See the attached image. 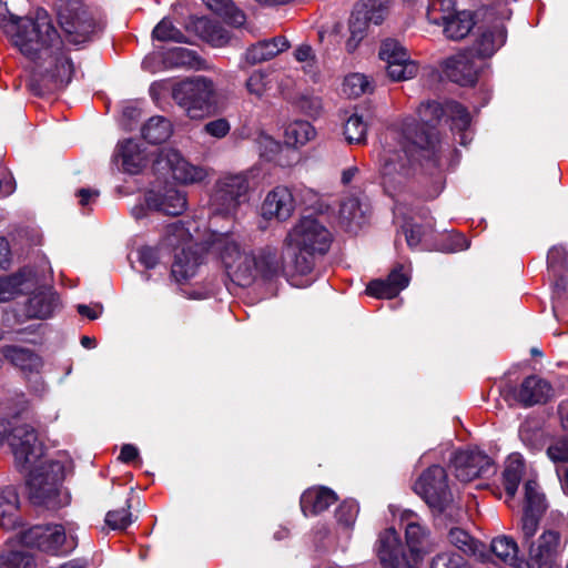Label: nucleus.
<instances>
[{
	"instance_id": "f257e3e1",
	"label": "nucleus",
	"mask_w": 568,
	"mask_h": 568,
	"mask_svg": "<svg viewBox=\"0 0 568 568\" xmlns=\"http://www.w3.org/2000/svg\"><path fill=\"white\" fill-rule=\"evenodd\" d=\"M13 45L34 62L30 90L42 95L64 88L71 80L73 67L64 53L60 36L48 12L38 9L34 17H13L0 20Z\"/></svg>"
},
{
	"instance_id": "f03ea898",
	"label": "nucleus",
	"mask_w": 568,
	"mask_h": 568,
	"mask_svg": "<svg viewBox=\"0 0 568 568\" xmlns=\"http://www.w3.org/2000/svg\"><path fill=\"white\" fill-rule=\"evenodd\" d=\"M420 123L406 120L400 131H394V139L398 141L400 150L389 148L384 150L382 156V174L384 184H390L398 175L400 183L408 175L409 166L418 155L435 160L439 151V136L435 125L446 118L450 121L452 129L462 132L460 143L466 144L465 131L470 125V114L465 106L456 101L439 103L427 101L417 110Z\"/></svg>"
},
{
	"instance_id": "7ed1b4c3",
	"label": "nucleus",
	"mask_w": 568,
	"mask_h": 568,
	"mask_svg": "<svg viewBox=\"0 0 568 568\" xmlns=\"http://www.w3.org/2000/svg\"><path fill=\"white\" fill-rule=\"evenodd\" d=\"M334 241V235L320 219L307 215L300 217L288 230L283 245L298 252L296 270L306 274L313 268V258L325 255Z\"/></svg>"
},
{
	"instance_id": "20e7f679",
	"label": "nucleus",
	"mask_w": 568,
	"mask_h": 568,
	"mask_svg": "<svg viewBox=\"0 0 568 568\" xmlns=\"http://www.w3.org/2000/svg\"><path fill=\"white\" fill-rule=\"evenodd\" d=\"M172 98L192 120H203L222 110L215 82L203 75L192 77L175 84Z\"/></svg>"
},
{
	"instance_id": "39448f33",
	"label": "nucleus",
	"mask_w": 568,
	"mask_h": 568,
	"mask_svg": "<svg viewBox=\"0 0 568 568\" xmlns=\"http://www.w3.org/2000/svg\"><path fill=\"white\" fill-rule=\"evenodd\" d=\"M27 477L29 496L37 505H54L60 485L64 478V466L61 462L43 458L30 469H20Z\"/></svg>"
},
{
	"instance_id": "423d86ee",
	"label": "nucleus",
	"mask_w": 568,
	"mask_h": 568,
	"mask_svg": "<svg viewBox=\"0 0 568 568\" xmlns=\"http://www.w3.org/2000/svg\"><path fill=\"white\" fill-rule=\"evenodd\" d=\"M219 251L226 273L231 281L239 286L251 285L256 278V257L248 252H242L240 245L225 236L214 244Z\"/></svg>"
},
{
	"instance_id": "0eeeda50",
	"label": "nucleus",
	"mask_w": 568,
	"mask_h": 568,
	"mask_svg": "<svg viewBox=\"0 0 568 568\" xmlns=\"http://www.w3.org/2000/svg\"><path fill=\"white\" fill-rule=\"evenodd\" d=\"M20 542L52 555H67L77 547V539L67 536L61 525H38L20 534Z\"/></svg>"
},
{
	"instance_id": "6e6552de",
	"label": "nucleus",
	"mask_w": 568,
	"mask_h": 568,
	"mask_svg": "<svg viewBox=\"0 0 568 568\" xmlns=\"http://www.w3.org/2000/svg\"><path fill=\"white\" fill-rule=\"evenodd\" d=\"M58 17L61 28L73 43L88 41L99 29L91 12L78 0H61Z\"/></svg>"
},
{
	"instance_id": "1a4fd4ad",
	"label": "nucleus",
	"mask_w": 568,
	"mask_h": 568,
	"mask_svg": "<svg viewBox=\"0 0 568 568\" xmlns=\"http://www.w3.org/2000/svg\"><path fill=\"white\" fill-rule=\"evenodd\" d=\"M7 442L18 470L30 469L32 465L45 458L43 444L39 439L37 430L29 424L12 427L7 436Z\"/></svg>"
},
{
	"instance_id": "9d476101",
	"label": "nucleus",
	"mask_w": 568,
	"mask_h": 568,
	"mask_svg": "<svg viewBox=\"0 0 568 568\" xmlns=\"http://www.w3.org/2000/svg\"><path fill=\"white\" fill-rule=\"evenodd\" d=\"M521 539L523 545L528 547V568H560L564 542L558 530L545 529L535 540Z\"/></svg>"
},
{
	"instance_id": "9b49d317",
	"label": "nucleus",
	"mask_w": 568,
	"mask_h": 568,
	"mask_svg": "<svg viewBox=\"0 0 568 568\" xmlns=\"http://www.w3.org/2000/svg\"><path fill=\"white\" fill-rule=\"evenodd\" d=\"M414 490L437 511H443L453 498L447 473L439 465H433L424 470L416 480Z\"/></svg>"
},
{
	"instance_id": "f8f14e48",
	"label": "nucleus",
	"mask_w": 568,
	"mask_h": 568,
	"mask_svg": "<svg viewBox=\"0 0 568 568\" xmlns=\"http://www.w3.org/2000/svg\"><path fill=\"white\" fill-rule=\"evenodd\" d=\"M153 166L159 173L171 172L173 179L181 184H196L207 178V171L203 166L189 162L174 149H161Z\"/></svg>"
},
{
	"instance_id": "ddd939ff",
	"label": "nucleus",
	"mask_w": 568,
	"mask_h": 568,
	"mask_svg": "<svg viewBox=\"0 0 568 568\" xmlns=\"http://www.w3.org/2000/svg\"><path fill=\"white\" fill-rule=\"evenodd\" d=\"M248 190V180L245 173L230 174L221 178L211 199V207L215 214H232L240 205Z\"/></svg>"
},
{
	"instance_id": "4468645a",
	"label": "nucleus",
	"mask_w": 568,
	"mask_h": 568,
	"mask_svg": "<svg viewBox=\"0 0 568 568\" xmlns=\"http://www.w3.org/2000/svg\"><path fill=\"white\" fill-rule=\"evenodd\" d=\"M546 508V498L538 484L535 480L526 481L524 509L519 525L521 537L526 541L535 537Z\"/></svg>"
},
{
	"instance_id": "2eb2a0df",
	"label": "nucleus",
	"mask_w": 568,
	"mask_h": 568,
	"mask_svg": "<svg viewBox=\"0 0 568 568\" xmlns=\"http://www.w3.org/2000/svg\"><path fill=\"white\" fill-rule=\"evenodd\" d=\"M452 463L456 477L462 481H471L494 471L490 457L478 449L458 452Z\"/></svg>"
},
{
	"instance_id": "dca6fc26",
	"label": "nucleus",
	"mask_w": 568,
	"mask_h": 568,
	"mask_svg": "<svg viewBox=\"0 0 568 568\" xmlns=\"http://www.w3.org/2000/svg\"><path fill=\"white\" fill-rule=\"evenodd\" d=\"M485 61L476 58L473 52L464 51L448 58L445 62L446 75L460 85H471L476 82Z\"/></svg>"
},
{
	"instance_id": "f3484780",
	"label": "nucleus",
	"mask_w": 568,
	"mask_h": 568,
	"mask_svg": "<svg viewBox=\"0 0 568 568\" xmlns=\"http://www.w3.org/2000/svg\"><path fill=\"white\" fill-rule=\"evenodd\" d=\"M296 201L291 189L278 185L271 190L262 203V216L278 222L287 221L295 212Z\"/></svg>"
},
{
	"instance_id": "a211bd4d",
	"label": "nucleus",
	"mask_w": 568,
	"mask_h": 568,
	"mask_svg": "<svg viewBox=\"0 0 568 568\" xmlns=\"http://www.w3.org/2000/svg\"><path fill=\"white\" fill-rule=\"evenodd\" d=\"M145 204L150 210L176 216L186 210L187 202L184 192L169 187L159 192H148L145 195Z\"/></svg>"
},
{
	"instance_id": "6ab92c4d",
	"label": "nucleus",
	"mask_w": 568,
	"mask_h": 568,
	"mask_svg": "<svg viewBox=\"0 0 568 568\" xmlns=\"http://www.w3.org/2000/svg\"><path fill=\"white\" fill-rule=\"evenodd\" d=\"M409 284V275L404 272L403 265H397L386 280L371 281L366 293L376 298H394Z\"/></svg>"
},
{
	"instance_id": "aec40b11",
	"label": "nucleus",
	"mask_w": 568,
	"mask_h": 568,
	"mask_svg": "<svg viewBox=\"0 0 568 568\" xmlns=\"http://www.w3.org/2000/svg\"><path fill=\"white\" fill-rule=\"evenodd\" d=\"M402 520L406 523V542L413 556L419 557L430 548L429 530L422 525L417 515L413 511H405Z\"/></svg>"
},
{
	"instance_id": "412c9836",
	"label": "nucleus",
	"mask_w": 568,
	"mask_h": 568,
	"mask_svg": "<svg viewBox=\"0 0 568 568\" xmlns=\"http://www.w3.org/2000/svg\"><path fill=\"white\" fill-rule=\"evenodd\" d=\"M114 159L121 163L123 171L130 174H138L148 163L145 150L132 139L118 144Z\"/></svg>"
},
{
	"instance_id": "4be33fe9",
	"label": "nucleus",
	"mask_w": 568,
	"mask_h": 568,
	"mask_svg": "<svg viewBox=\"0 0 568 568\" xmlns=\"http://www.w3.org/2000/svg\"><path fill=\"white\" fill-rule=\"evenodd\" d=\"M36 285V275L31 270L0 277V303L11 301L31 291Z\"/></svg>"
},
{
	"instance_id": "5701e85b",
	"label": "nucleus",
	"mask_w": 568,
	"mask_h": 568,
	"mask_svg": "<svg viewBox=\"0 0 568 568\" xmlns=\"http://www.w3.org/2000/svg\"><path fill=\"white\" fill-rule=\"evenodd\" d=\"M201 262L202 258L197 247L187 244L181 252L175 254L171 268L172 277L179 283L189 281L196 274Z\"/></svg>"
},
{
	"instance_id": "b1692460",
	"label": "nucleus",
	"mask_w": 568,
	"mask_h": 568,
	"mask_svg": "<svg viewBox=\"0 0 568 568\" xmlns=\"http://www.w3.org/2000/svg\"><path fill=\"white\" fill-rule=\"evenodd\" d=\"M550 395L551 386L549 383L537 376H529L521 383L516 399L528 407L546 403Z\"/></svg>"
},
{
	"instance_id": "393cba45",
	"label": "nucleus",
	"mask_w": 568,
	"mask_h": 568,
	"mask_svg": "<svg viewBox=\"0 0 568 568\" xmlns=\"http://www.w3.org/2000/svg\"><path fill=\"white\" fill-rule=\"evenodd\" d=\"M337 497L332 489L316 487L305 490L301 497V508L304 515H316L335 504Z\"/></svg>"
},
{
	"instance_id": "a878e982",
	"label": "nucleus",
	"mask_w": 568,
	"mask_h": 568,
	"mask_svg": "<svg viewBox=\"0 0 568 568\" xmlns=\"http://www.w3.org/2000/svg\"><path fill=\"white\" fill-rule=\"evenodd\" d=\"M288 48V41L284 37H275L263 40L250 47L245 52V60L248 64H257L273 59Z\"/></svg>"
},
{
	"instance_id": "bb28decb",
	"label": "nucleus",
	"mask_w": 568,
	"mask_h": 568,
	"mask_svg": "<svg viewBox=\"0 0 568 568\" xmlns=\"http://www.w3.org/2000/svg\"><path fill=\"white\" fill-rule=\"evenodd\" d=\"M376 554L383 566L405 556L403 545L395 529L388 528L379 534L376 542Z\"/></svg>"
},
{
	"instance_id": "cd10ccee",
	"label": "nucleus",
	"mask_w": 568,
	"mask_h": 568,
	"mask_svg": "<svg viewBox=\"0 0 568 568\" xmlns=\"http://www.w3.org/2000/svg\"><path fill=\"white\" fill-rule=\"evenodd\" d=\"M339 223L347 231L355 233L367 223L366 211L358 199L348 197L342 202L339 209Z\"/></svg>"
},
{
	"instance_id": "c85d7f7f",
	"label": "nucleus",
	"mask_w": 568,
	"mask_h": 568,
	"mask_svg": "<svg viewBox=\"0 0 568 568\" xmlns=\"http://www.w3.org/2000/svg\"><path fill=\"white\" fill-rule=\"evenodd\" d=\"M256 257V276L272 280L284 272V261L275 247L266 246L258 251Z\"/></svg>"
},
{
	"instance_id": "c756f323",
	"label": "nucleus",
	"mask_w": 568,
	"mask_h": 568,
	"mask_svg": "<svg viewBox=\"0 0 568 568\" xmlns=\"http://www.w3.org/2000/svg\"><path fill=\"white\" fill-rule=\"evenodd\" d=\"M58 305V296L53 291L40 290L28 300L27 314L30 317L47 318L53 314Z\"/></svg>"
},
{
	"instance_id": "7c9ffc66",
	"label": "nucleus",
	"mask_w": 568,
	"mask_h": 568,
	"mask_svg": "<svg viewBox=\"0 0 568 568\" xmlns=\"http://www.w3.org/2000/svg\"><path fill=\"white\" fill-rule=\"evenodd\" d=\"M19 497L16 488L6 487L0 490V525L4 529H13L19 524Z\"/></svg>"
},
{
	"instance_id": "2f4dec72",
	"label": "nucleus",
	"mask_w": 568,
	"mask_h": 568,
	"mask_svg": "<svg viewBox=\"0 0 568 568\" xmlns=\"http://www.w3.org/2000/svg\"><path fill=\"white\" fill-rule=\"evenodd\" d=\"M1 354L12 365L23 372H37L42 365L41 358L29 348L3 346Z\"/></svg>"
},
{
	"instance_id": "473e14b6",
	"label": "nucleus",
	"mask_w": 568,
	"mask_h": 568,
	"mask_svg": "<svg viewBox=\"0 0 568 568\" xmlns=\"http://www.w3.org/2000/svg\"><path fill=\"white\" fill-rule=\"evenodd\" d=\"M195 30L203 40L213 47H224L231 40V34L224 27L206 18L196 20Z\"/></svg>"
},
{
	"instance_id": "72a5a7b5",
	"label": "nucleus",
	"mask_w": 568,
	"mask_h": 568,
	"mask_svg": "<svg viewBox=\"0 0 568 568\" xmlns=\"http://www.w3.org/2000/svg\"><path fill=\"white\" fill-rule=\"evenodd\" d=\"M524 463L518 455L510 456L507 459L503 473V481L507 496L513 499L517 493L518 485L524 474Z\"/></svg>"
},
{
	"instance_id": "f704fd0d",
	"label": "nucleus",
	"mask_w": 568,
	"mask_h": 568,
	"mask_svg": "<svg viewBox=\"0 0 568 568\" xmlns=\"http://www.w3.org/2000/svg\"><path fill=\"white\" fill-rule=\"evenodd\" d=\"M171 134L172 124L163 116L151 118L142 128L143 138L153 144L165 142Z\"/></svg>"
},
{
	"instance_id": "c9c22d12",
	"label": "nucleus",
	"mask_w": 568,
	"mask_h": 568,
	"mask_svg": "<svg viewBox=\"0 0 568 568\" xmlns=\"http://www.w3.org/2000/svg\"><path fill=\"white\" fill-rule=\"evenodd\" d=\"M474 27L473 14L469 11H456L449 21L444 26V33L447 38L459 40L465 38Z\"/></svg>"
},
{
	"instance_id": "e433bc0d",
	"label": "nucleus",
	"mask_w": 568,
	"mask_h": 568,
	"mask_svg": "<svg viewBox=\"0 0 568 568\" xmlns=\"http://www.w3.org/2000/svg\"><path fill=\"white\" fill-rule=\"evenodd\" d=\"M203 2L230 24L241 27L245 23V14L234 6L232 0H203Z\"/></svg>"
},
{
	"instance_id": "4c0bfd02",
	"label": "nucleus",
	"mask_w": 568,
	"mask_h": 568,
	"mask_svg": "<svg viewBox=\"0 0 568 568\" xmlns=\"http://www.w3.org/2000/svg\"><path fill=\"white\" fill-rule=\"evenodd\" d=\"M490 551L509 566H515L518 560V545L508 536L494 538L490 542Z\"/></svg>"
},
{
	"instance_id": "58836bf2",
	"label": "nucleus",
	"mask_w": 568,
	"mask_h": 568,
	"mask_svg": "<svg viewBox=\"0 0 568 568\" xmlns=\"http://www.w3.org/2000/svg\"><path fill=\"white\" fill-rule=\"evenodd\" d=\"M315 135V130L307 121H294L284 131L285 143L292 146L304 145Z\"/></svg>"
},
{
	"instance_id": "ea45409f",
	"label": "nucleus",
	"mask_w": 568,
	"mask_h": 568,
	"mask_svg": "<svg viewBox=\"0 0 568 568\" xmlns=\"http://www.w3.org/2000/svg\"><path fill=\"white\" fill-rule=\"evenodd\" d=\"M379 58L386 62V65L392 63H408L414 62L407 50L395 39H386L382 42L379 48Z\"/></svg>"
},
{
	"instance_id": "a19ab883",
	"label": "nucleus",
	"mask_w": 568,
	"mask_h": 568,
	"mask_svg": "<svg viewBox=\"0 0 568 568\" xmlns=\"http://www.w3.org/2000/svg\"><path fill=\"white\" fill-rule=\"evenodd\" d=\"M343 133L349 144H363L366 142L367 123L363 116L352 113L345 119Z\"/></svg>"
},
{
	"instance_id": "79ce46f5",
	"label": "nucleus",
	"mask_w": 568,
	"mask_h": 568,
	"mask_svg": "<svg viewBox=\"0 0 568 568\" xmlns=\"http://www.w3.org/2000/svg\"><path fill=\"white\" fill-rule=\"evenodd\" d=\"M452 545L460 549L465 554H473L480 560H485V554L478 550L477 541L464 529L452 528L448 534Z\"/></svg>"
},
{
	"instance_id": "37998d69",
	"label": "nucleus",
	"mask_w": 568,
	"mask_h": 568,
	"mask_svg": "<svg viewBox=\"0 0 568 568\" xmlns=\"http://www.w3.org/2000/svg\"><path fill=\"white\" fill-rule=\"evenodd\" d=\"M456 12L454 0H434L427 8V19L430 23L445 26Z\"/></svg>"
},
{
	"instance_id": "c03bdc74",
	"label": "nucleus",
	"mask_w": 568,
	"mask_h": 568,
	"mask_svg": "<svg viewBox=\"0 0 568 568\" xmlns=\"http://www.w3.org/2000/svg\"><path fill=\"white\" fill-rule=\"evenodd\" d=\"M356 8L363 12L368 22L379 24L387 16L389 4L387 0H362Z\"/></svg>"
},
{
	"instance_id": "a18cd8bd",
	"label": "nucleus",
	"mask_w": 568,
	"mask_h": 568,
	"mask_svg": "<svg viewBox=\"0 0 568 568\" xmlns=\"http://www.w3.org/2000/svg\"><path fill=\"white\" fill-rule=\"evenodd\" d=\"M499 42L496 43L495 33L491 31L484 32L480 38L476 41L474 47L469 49V52H473L474 55L483 61H485L486 58L491 57L495 51L503 43V34H498Z\"/></svg>"
},
{
	"instance_id": "49530a36",
	"label": "nucleus",
	"mask_w": 568,
	"mask_h": 568,
	"mask_svg": "<svg viewBox=\"0 0 568 568\" xmlns=\"http://www.w3.org/2000/svg\"><path fill=\"white\" fill-rule=\"evenodd\" d=\"M271 87L270 74L263 70L252 72L245 82L247 92L258 99L263 98Z\"/></svg>"
},
{
	"instance_id": "de8ad7c7",
	"label": "nucleus",
	"mask_w": 568,
	"mask_h": 568,
	"mask_svg": "<svg viewBox=\"0 0 568 568\" xmlns=\"http://www.w3.org/2000/svg\"><path fill=\"white\" fill-rule=\"evenodd\" d=\"M371 91V82L365 74H348L343 82V92L348 97L357 98Z\"/></svg>"
},
{
	"instance_id": "09e8293b",
	"label": "nucleus",
	"mask_w": 568,
	"mask_h": 568,
	"mask_svg": "<svg viewBox=\"0 0 568 568\" xmlns=\"http://www.w3.org/2000/svg\"><path fill=\"white\" fill-rule=\"evenodd\" d=\"M153 38L159 41L185 42V36L171 20L162 19L153 30Z\"/></svg>"
},
{
	"instance_id": "8fccbe9b",
	"label": "nucleus",
	"mask_w": 568,
	"mask_h": 568,
	"mask_svg": "<svg viewBox=\"0 0 568 568\" xmlns=\"http://www.w3.org/2000/svg\"><path fill=\"white\" fill-rule=\"evenodd\" d=\"M0 568H36L34 559L24 551L0 555Z\"/></svg>"
},
{
	"instance_id": "3c124183",
	"label": "nucleus",
	"mask_w": 568,
	"mask_h": 568,
	"mask_svg": "<svg viewBox=\"0 0 568 568\" xmlns=\"http://www.w3.org/2000/svg\"><path fill=\"white\" fill-rule=\"evenodd\" d=\"M430 568H470L463 555L457 552L438 554L432 561Z\"/></svg>"
},
{
	"instance_id": "603ef678",
	"label": "nucleus",
	"mask_w": 568,
	"mask_h": 568,
	"mask_svg": "<svg viewBox=\"0 0 568 568\" xmlns=\"http://www.w3.org/2000/svg\"><path fill=\"white\" fill-rule=\"evenodd\" d=\"M388 77L393 81H406L415 78L418 73V65L416 62L392 63L386 65Z\"/></svg>"
},
{
	"instance_id": "864d4df0",
	"label": "nucleus",
	"mask_w": 568,
	"mask_h": 568,
	"mask_svg": "<svg viewBox=\"0 0 568 568\" xmlns=\"http://www.w3.org/2000/svg\"><path fill=\"white\" fill-rule=\"evenodd\" d=\"M294 58L303 63V71L306 74L315 75L317 73L316 57L311 45L301 44L294 51Z\"/></svg>"
},
{
	"instance_id": "5fc2aeb1",
	"label": "nucleus",
	"mask_w": 568,
	"mask_h": 568,
	"mask_svg": "<svg viewBox=\"0 0 568 568\" xmlns=\"http://www.w3.org/2000/svg\"><path fill=\"white\" fill-rule=\"evenodd\" d=\"M130 504L125 508L118 510H110L105 516V524L114 530H123L132 523V515L130 513Z\"/></svg>"
},
{
	"instance_id": "6e6d98bb",
	"label": "nucleus",
	"mask_w": 568,
	"mask_h": 568,
	"mask_svg": "<svg viewBox=\"0 0 568 568\" xmlns=\"http://www.w3.org/2000/svg\"><path fill=\"white\" fill-rule=\"evenodd\" d=\"M358 514V506L354 501L343 503L336 510V519L339 526L348 530L353 527Z\"/></svg>"
},
{
	"instance_id": "4d7b16f0",
	"label": "nucleus",
	"mask_w": 568,
	"mask_h": 568,
	"mask_svg": "<svg viewBox=\"0 0 568 568\" xmlns=\"http://www.w3.org/2000/svg\"><path fill=\"white\" fill-rule=\"evenodd\" d=\"M231 131V123L225 118H217L209 121L203 126V132L215 139L225 138Z\"/></svg>"
},
{
	"instance_id": "13d9d810",
	"label": "nucleus",
	"mask_w": 568,
	"mask_h": 568,
	"mask_svg": "<svg viewBox=\"0 0 568 568\" xmlns=\"http://www.w3.org/2000/svg\"><path fill=\"white\" fill-rule=\"evenodd\" d=\"M547 455L554 462H568V438L561 437L555 440L547 449Z\"/></svg>"
},
{
	"instance_id": "bf43d9fd",
	"label": "nucleus",
	"mask_w": 568,
	"mask_h": 568,
	"mask_svg": "<svg viewBox=\"0 0 568 568\" xmlns=\"http://www.w3.org/2000/svg\"><path fill=\"white\" fill-rule=\"evenodd\" d=\"M549 268L556 271L558 266L568 267V251L564 246H552L547 256Z\"/></svg>"
},
{
	"instance_id": "052dcab7",
	"label": "nucleus",
	"mask_w": 568,
	"mask_h": 568,
	"mask_svg": "<svg viewBox=\"0 0 568 568\" xmlns=\"http://www.w3.org/2000/svg\"><path fill=\"white\" fill-rule=\"evenodd\" d=\"M368 23L363 12L355 8L349 19V32L354 38H364Z\"/></svg>"
},
{
	"instance_id": "680f3d73",
	"label": "nucleus",
	"mask_w": 568,
	"mask_h": 568,
	"mask_svg": "<svg viewBox=\"0 0 568 568\" xmlns=\"http://www.w3.org/2000/svg\"><path fill=\"white\" fill-rule=\"evenodd\" d=\"M136 253L139 262L146 268H153L159 263V254L154 247L143 246Z\"/></svg>"
},
{
	"instance_id": "e2e57ef3",
	"label": "nucleus",
	"mask_w": 568,
	"mask_h": 568,
	"mask_svg": "<svg viewBox=\"0 0 568 568\" xmlns=\"http://www.w3.org/2000/svg\"><path fill=\"white\" fill-rule=\"evenodd\" d=\"M404 233L406 236L407 245L410 248H416L422 241V237L424 235V230L420 225H410V226L404 227Z\"/></svg>"
},
{
	"instance_id": "0e129e2a",
	"label": "nucleus",
	"mask_w": 568,
	"mask_h": 568,
	"mask_svg": "<svg viewBox=\"0 0 568 568\" xmlns=\"http://www.w3.org/2000/svg\"><path fill=\"white\" fill-rule=\"evenodd\" d=\"M99 190L89 187H82L77 192V196L80 199L79 203L82 207L89 206L99 197Z\"/></svg>"
},
{
	"instance_id": "69168bd1",
	"label": "nucleus",
	"mask_w": 568,
	"mask_h": 568,
	"mask_svg": "<svg viewBox=\"0 0 568 568\" xmlns=\"http://www.w3.org/2000/svg\"><path fill=\"white\" fill-rule=\"evenodd\" d=\"M301 108L306 110L310 115H316L322 109V103L318 98H303L301 100Z\"/></svg>"
},
{
	"instance_id": "338daca9",
	"label": "nucleus",
	"mask_w": 568,
	"mask_h": 568,
	"mask_svg": "<svg viewBox=\"0 0 568 568\" xmlns=\"http://www.w3.org/2000/svg\"><path fill=\"white\" fill-rule=\"evenodd\" d=\"M258 143L261 148H265V150L262 152V155L264 156H271L272 154H275L280 149V144L270 136H262Z\"/></svg>"
},
{
	"instance_id": "774afa93",
	"label": "nucleus",
	"mask_w": 568,
	"mask_h": 568,
	"mask_svg": "<svg viewBox=\"0 0 568 568\" xmlns=\"http://www.w3.org/2000/svg\"><path fill=\"white\" fill-rule=\"evenodd\" d=\"M138 456H139L138 448L131 444H125L121 448L119 459L123 463H130V462L134 460L135 458H138Z\"/></svg>"
}]
</instances>
